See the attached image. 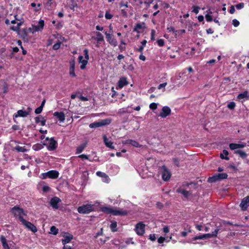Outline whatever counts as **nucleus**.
<instances>
[{"label": "nucleus", "mask_w": 249, "mask_h": 249, "mask_svg": "<svg viewBox=\"0 0 249 249\" xmlns=\"http://www.w3.org/2000/svg\"><path fill=\"white\" fill-rule=\"evenodd\" d=\"M101 210L105 213L113 215H126L128 214V212L126 210H115L108 207H103L101 208Z\"/></svg>", "instance_id": "1"}, {"label": "nucleus", "mask_w": 249, "mask_h": 249, "mask_svg": "<svg viewBox=\"0 0 249 249\" xmlns=\"http://www.w3.org/2000/svg\"><path fill=\"white\" fill-rule=\"evenodd\" d=\"M112 120L110 118H107L101 120L98 122H95L89 125V127L91 128H95L103 126L109 124L111 123Z\"/></svg>", "instance_id": "2"}, {"label": "nucleus", "mask_w": 249, "mask_h": 249, "mask_svg": "<svg viewBox=\"0 0 249 249\" xmlns=\"http://www.w3.org/2000/svg\"><path fill=\"white\" fill-rule=\"evenodd\" d=\"M12 214L15 217H18L20 221V217H23L22 215L26 216L27 214L25 213L24 210L18 206H15L11 209L10 211Z\"/></svg>", "instance_id": "3"}, {"label": "nucleus", "mask_w": 249, "mask_h": 249, "mask_svg": "<svg viewBox=\"0 0 249 249\" xmlns=\"http://www.w3.org/2000/svg\"><path fill=\"white\" fill-rule=\"evenodd\" d=\"M44 26V21L40 19L38 21L37 25H32V27L28 28V31L34 34L36 32H41L43 30Z\"/></svg>", "instance_id": "4"}, {"label": "nucleus", "mask_w": 249, "mask_h": 249, "mask_svg": "<svg viewBox=\"0 0 249 249\" xmlns=\"http://www.w3.org/2000/svg\"><path fill=\"white\" fill-rule=\"evenodd\" d=\"M93 211V205L90 204L83 205L77 208L78 212L82 214H88Z\"/></svg>", "instance_id": "5"}, {"label": "nucleus", "mask_w": 249, "mask_h": 249, "mask_svg": "<svg viewBox=\"0 0 249 249\" xmlns=\"http://www.w3.org/2000/svg\"><path fill=\"white\" fill-rule=\"evenodd\" d=\"M227 178L228 174L227 173H218L211 177H209L208 179V181L210 183H213L218 180L226 179Z\"/></svg>", "instance_id": "6"}, {"label": "nucleus", "mask_w": 249, "mask_h": 249, "mask_svg": "<svg viewBox=\"0 0 249 249\" xmlns=\"http://www.w3.org/2000/svg\"><path fill=\"white\" fill-rule=\"evenodd\" d=\"M20 222L29 230L34 233L37 231L36 227L31 222L26 221L23 217H20Z\"/></svg>", "instance_id": "7"}, {"label": "nucleus", "mask_w": 249, "mask_h": 249, "mask_svg": "<svg viewBox=\"0 0 249 249\" xmlns=\"http://www.w3.org/2000/svg\"><path fill=\"white\" fill-rule=\"evenodd\" d=\"M106 38L107 41L113 47H115L117 46V41L115 38L112 34L107 33V31L105 32Z\"/></svg>", "instance_id": "8"}, {"label": "nucleus", "mask_w": 249, "mask_h": 249, "mask_svg": "<svg viewBox=\"0 0 249 249\" xmlns=\"http://www.w3.org/2000/svg\"><path fill=\"white\" fill-rule=\"evenodd\" d=\"M135 230L138 235L142 236L145 232V225L142 222H139L136 225Z\"/></svg>", "instance_id": "9"}, {"label": "nucleus", "mask_w": 249, "mask_h": 249, "mask_svg": "<svg viewBox=\"0 0 249 249\" xmlns=\"http://www.w3.org/2000/svg\"><path fill=\"white\" fill-rule=\"evenodd\" d=\"M46 141H49L48 149L50 151H53L56 149L57 147V142L54 140V138H51L49 139L48 137H47L45 139Z\"/></svg>", "instance_id": "10"}, {"label": "nucleus", "mask_w": 249, "mask_h": 249, "mask_svg": "<svg viewBox=\"0 0 249 249\" xmlns=\"http://www.w3.org/2000/svg\"><path fill=\"white\" fill-rule=\"evenodd\" d=\"M161 170L162 171V178L164 181H168L169 180L171 177V174L170 172L168 170L167 167L165 165H163L161 167Z\"/></svg>", "instance_id": "11"}, {"label": "nucleus", "mask_w": 249, "mask_h": 249, "mask_svg": "<svg viewBox=\"0 0 249 249\" xmlns=\"http://www.w3.org/2000/svg\"><path fill=\"white\" fill-rule=\"evenodd\" d=\"M171 113V110L170 108L169 107L164 106L162 108L161 112L159 116L161 117L162 118H165L170 115Z\"/></svg>", "instance_id": "12"}, {"label": "nucleus", "mask_w": 249, "mask_h": 249, "mask_svg": "<svg viewBox=\"0 0 249 249\" xmlns=\"http://www.w3.org/2000/svg\"><path fill=\"white\" fill-rule=\"evenodd\" d=\"M69 74L71 77H75L76 76V75L75 73V60L74 59H71L69 61Z\"/></svg>", "instance_id": "13"}, {"label": "nucleus", "mask_w": 249, "mask_h": 249, "mask_svg": "<svg viewBox=\"0 0 249 249\" xmlns=\"http://www.w3.org/2000/svg\"><path fill=\"white\" fill-rule=\"evenodd\" d=\"M61 201L60 198L57 196L52 198L50 201V205L54 209H58L59 208L58 203Z\"/></svg>", "instance_id": "14"}, {"label": "nucleus", "mask_w": 249, "mask_h": 249, "mask_svg": "<svg viewBox=\"0 0 249 249\" xmlns=\"http://www.w3.org/2000/svg\"><path fill=\"white\" fill-rule=\"evenodd\" d=\"M249 206V196L244 197L241 201L240 204V207L242 210L244 211L246 210Z\"/></svg>", "instance_id": "15"}, {"label": "nucleus", "mask_w": 249, "mask_h": 249, "mask_svg": "<svg viewBox=\"0 0 249 249\" xmlns=\"http://www.w3.org/2000/svg\"><path fill=\"white\" fill-rule=\"evenodd\" d=\"M27 31L28 29L26 28H23L18 31V35L24 41L28 40Z\"/></svg>", "instance_id": "16"}, {"label": "nucleus", "mask_w": 249, "mask_h": 249, "mask_svg": "<svg viewBox=\"0 0 249 249\" xmlns=\"http://www.w3.org/2000/svg\"><path fill=\"white\" fill-rule=\"evenodd\" d=\"M53 115L55 116L60 122H63L65 120V115L63 112H54Z\"/></svg>", "instance_id": "17"}, {"label": "nucleus", "mask_w": 249, "mask_h": 249, "mask_svg": "<svg viewBox=\"0 0 249 249\" xmlns=\"http://www.w3.org/2000/svg\"><path fill=\"white\" fill-rule=\"evenodd\" d=\"M103 139L104 142L107 147H109L112 149H113L114 148L113 142L111 141H109L108 139L107 138L106 135H103Z\"/></svg>", "instance_id": "18"}, {"label": "nucleus", "mask_w": 249, "mask_h": 249, "mask_svg": "<svg viewBox=\"0 0 249 249\" xmlns=\"http://www.w3.org/2000/svg\"><path fill=\"white\" fill-rule=\"evenodd\" d=\"M48 178L52 179H56L59 176V172L56 170H50L48 171L47 174Z\"/></svg>", "instance_id": "19"}, {"label": "nucleus", "mask_w": 249, "mask_h": 249, "mask_svg": "<svg viewBox=\"0 0 249 249\" xmlns=\"http://www.w3.org/2000/svg\"><path fill=\"white\" fill-rule=\"evenodd\" d=\"M176 192L182 195L186 198H187L191 194L190 191H186L181 187L178 188Z\"/></svg>", "instance_id": "20"}, {"label": "nucleus", "mask_w": 249, "mask_h": 249, "mask_svg": "<svg viewBox=\"0 0 249 249\" xmlns=\"http://www.w3.org/2000/svg\"><path fill=\"white\" fill-rule=\"evenodd\" d=\"M128 84V82L127 81L126 78L124 77H122L120 78V80L118 81V86L119 88L121 89L127 85Z\"/></svg>", "instance_id": "21"}, {"label": "nucleus", "mask_w": 249, "mask_h": 249, "mask_svg": "<svg viewBox=\"0 0 249 249\" xmlns=\"http://www.w3.org/2000/svg\"><path fill=\"white\" fill-rule=\"evenodd\" d=\"M35 120L36 124L40 123L41 126H44L46 124V120L41 115L36 117Z\"/></svg>", "instance_id": "22"}, {"label": "nucleus", "mask_w": 249, "mask_h": 249, "mask_svg": "<svg viewBox=\"0 0 249 249\" xmlns=\"http://www.w3.org/2000/svg\"><path fill=\"white\" fill-rule=\"evenodd\" d=\"M78 60H79V62L80 63H81V65L80 66V69L81 70H84L86 68V67L88 63V60L84 59L83 56L82 55L79 56Z\"/></svg>", "instance_id": "23"}, {"label": "nucleus", "mask_w": 249, "mask_h": 249, "mask_svg": "<svg viewBox=\"0 0 249 249\" xmlns=\"http://www.w3.org/2000/svg\"><path fill=\"white\" fill-rule=\"evenodd\" d=\"M63 237L64 238L61 239V242L63 245H66L67 243H70L73 239V235L71 234L63 236Z\"/></svg>", "instance_id": "24"}, {"label": "nucleus", "mask_w": 249, "mask_h": 249, "mask_svg": "<svg viewBox=\"0 0 249 249\" xmlns=\"http://www.w3.org/2000/svg\"><path fill=\"white\" fill-rule=\"evenodd\" d=\"M218 231L219 229H216L211 233H206L203 234V236L204 237V239H208L213 237H215L217 236Z\"/></svg>", "instance_id": "25"}, {"label": "nucleus", "mask_w": 249, "mask_h": 249, "mask_svg": "<svg viewBox=\"0 0 249 249\" xmlns=\"http://www.w3.org/2000/svg\"><path fill=\"white\" fill-rule=\"evenodd\" d=\"M124 143L125 144H130L135 147H141V145H140L138 142L135 140H133L131 139H128L125 141Z\"/></svg>", "instance_id": "26"}, {"label": "nucleus", "mask_w": 249, "mask_h": 249, "mask_svg": "<svg viewBox=\"0 0 249 249\" xmlns=\"http://www.w3.org/2000/svg\"><path fill=\"white\" fill-rule=\"evenodd\" d=\"M28 112L26 111L23 110H19L17 112V114L14 115L15 118H17L18 117H26L28 115Z\"/></svg>", "instance_id": "27"}, {"label": "nucleus", "mask_w": 249, "mask_h": 249, "mask_svg": "<svg viewBox=\"0 0 249 249\" xmlns=\"http://www.w3.org/2000/svg\"><path fill=\"white\" fill-rule=\"evenodd\" d=\"M234 154H238L242 159H244L247 157L246 153L241 150H236L234 151Z\"/></svg>", "instance_id": "28"}, {"label": "nucleus", "mask_w": 249, "mask_h": 249, "mask_svg": "<svg viewBox=\"0 0 249 249\" xmlns=\"http://www.w3.org/2000/svg\"><path fill=\"white\" fill-rule=\"evenodd\" d=\"M95 35L96 37L95 38V39L97 40V42H100L104 41V36L100 32H95Z\"/></svg>", "instance_id": "29"}, {"label": "nucleus", "mask_w": 249, "mask_h": 249, "mask_svg": "<svg viewBox=\"0 0 249 249\" xmlns=\"http://www.w3.org/2000/svg\"><path fill=\"white\" fill-rule=\"evenodd\" d=\"M249 98V93L247 90L244 91L243 93H239L237 96V98L238 99H248Z\"/></svg>", "instance_id": "30"}, {"label": "nucleus", "mask_w": 249, "mask_h": 249, "mask_svg": "<svg viewBox=\"0 0 249 249\" xmlns=\"http://www.w3.org/2000/svg\"><path fill=\"white\" fill-rule=\"evenodd\" d=\"M111 224L110 225V229L111 230V231H112V232H116L117 231V222L115 221H111Z\"/></svg>", "instance_id": "31"}, {"label": "nucleus", "mask_w": 249, "mask_h": 249, "mask_svg": "<svg viewBox=\"0 0 249 249\" xmlns=\"http://www.w3.org/2000/svg\"><path fill=\"white\" fill-rule=\"evenodd\" d=\"M86 143H83L82 144H81L80 146H78L77 148H76V154H80L81 153H82L84 149L86 148Z\"/></svg>", "instance_id": "32"}, {"label": "nucleus", "mask_w": 249, "mask_h": 249, "mask_svg": "<svg viewBox=\"0 0 249 249\" xmlns=\"http://www.w3.org/2000/svg\"><path fill=\"white\" fill-rule=\"evenodd\" d=\"M229 154V152L226 150H223L222 151V153L220 154V158L222 159H224L226 160H229V158L228 157Z\"/></svg>", "instance_id": "33"}, {"label": "nucleus", "mask_w": 249, "mask_h": 249, "mask_svg": "<svg viewBox=\"0 0 249 249\" xmlns=\"http://www.w3.org/2000/svg\"><path fill=\"white\" fill-rule=\"evenodd\" d=\"M31 6L32 7L35 8L34 11L35 12H38V11H40V10L41 9V4L38 3V4H37V5H36L35 2H32L31 3Z\"/></svg>", "instance_id": "34"}, {"label": "nucleus", "mask_w": 249, "mask_h": 249, "mask_svg": "<svg viewBox=\"0 0 249 249\" xmlns=\"http://www.w3.org/2000/svg\"><path fill=\"white\" fill-rule=\"evenodd\" d=\"M15 149L18 152H25L27 151V149L25 146L21 147L17 145L15 147Z\"/></svg>", "instance_id": "35"}, {"label": "nucleus", "mask_w": 249, "mask_h": 249, "mask_svg": "<svg viewBox=\"0 0 249 249\" xmlns=\"http://www.w3.org/2000/svg\"><path fill=\"white\" fill-rule=\"evenodd\" d=\"M43 146L40 143H36L33 145L32 148L35 151H38L43 148Z\"/></svg>", "instance_id": "36"}, {"label": "nucleus", "mask_w": 249, "mask_h": 249, "mask_svg": "<svg viewBox=\"0 0 249 249\" xmlns=\"http://www.w3.org/2000/svg\"><path fill=\"white\" fill-rule=\"evenodd\" d=\"M51 233L53 234L56 235L58 233V229H57L54 226H53L50 228Z\"/></svg>", "instance_id": "37"}, {"label": "nucleus", "mask_w": 249, "mask_h": 249, "mask_svg": "<svg viewBox=\"0 0 249 249\" xmlns=\"http://www.w3.org/2000/svg\"><path fill=\"white\" fill-rule=\"evenodd\" d=\"M22 22H18L16 26H12L10 27V29L14 31H19L20 27L22 25Z\"/></svg>", "instance_id": "38"}, {"label": "nucleus", "mask_w": 249, "mask_h": 249, "mask_svg": "<svg viewBox=\"0 0 249 249\" xmlns=\"http://www.w3.org/2000/svg\"><path fill=\"white\" fill-rule=\"evenodd\" d=\"M142 25L141 23H137L133 28V32H136L137 33H140L139 30L142 29Z\"/></svg>", "instance_id": "39"}, {"label": "nucleus", "mask_w": 249, "mask_h": 249, "mask_svg": "<svg viewBox=\"0 0 249 249\" xmlns=\"http://www.w3.org/2000/svg\"><path fill=\"white\" fill-rule=\"evenodd\" d=\"M90 156L89 155H85V154H81L78 156V158L82 159H85L89 160V161H92V160H90L89 159Z\"/></svg>", "instance_id": "40"}, {"label": "nucleus", "mask_w": 249, "mask_h": 249, "mask_svg": "<svg viewBox=\"0 0 249 249\" xmlns=\"http://www.w3.org/2000/svg\"><path fill=\"white\" fill-rule=\"evenodd\" d=\"M211 14H212V12L210 11L209 14L205 15V19L207 22H211L213 20L212 16L211 15Z\"/></svg>", "instance_id": "41"}, {"label": "nucleus", "mask_w": 249, "mask_h": 249, "mask_svg": "<svg viewBox=\"0 0 249 249\" xmlns=\"http://www.w3.org/2000/svg\"><path fill=\"white\" fill-rule=\"evenodd\" d=\"M128 107H129V106H128V107H127L126 108H122L120 109V111H119L120 113H121L122 114H124V113L132 112V111L128 110Z\"/></svg>", "instance_id": "42"}, {"label": "nucleus", "mask_w": 249, "mask_h": 249, "mask_svg": "<svg viewBox=\"0 0 249 249\" xmlns=\"http://www.w3.org/2000/svg\"><path fill=\"white\" fill-rule=\"evenodd\" d=\"M61 44V42H60L59 41H58L57 43H55L53 45V50H57L59 49L60 47Z\"/></svg>", "instance_id": "43"}, {"label": "nucleus", "mask_w": 249, "mask_h": 249, "mask_svg": "<svg viewBox=\"0 0 249 249\" xmlns=\"http://www.w3.org/2000/svg\"><path fill=\"white\" fill-rule=\"evenodd\" d=\"M227 107L230 109H233L235 107V103L234 102H231L228 104Z\"/></svg>", "instance_id": "44"}, {"label": "nucleus", "mask_w": 249, "mask_h": 249, "mask_svg": "<svg viewBox=\"0 0 249 249\" xmlns=\"http://www.w3.org/2000/svg\"><path fill=\"white\" fill-rule=\"evenodd\" d=\"M229 147L231 150H235L238 149L237 143H231L229 145Z\"/></svg>", "instance_id": "45"}, {"label": "nucleus", "mask_w": 249, "mask_h": 249, "mask_svg": "<svg viewBox=\"0 0 249 249\" xmlns=\"http://www.w3.org/2000/svg\"><path fill=\"white\" fill-rule=\"evenodd\" d=\"M113 15L111 14L108 11H106L105 13V18L107 19H110L112 18Z\"/></svg>", "instance_id": "46"}, {"label": "nucleus", "mask_w": 249, "mask_h": 249, "mask_svg": "<svg viewBox=\"0 0 249 249\" xmlns=\"http://www.w3.org/2000/svg\"><path fill=\"white\" fill-rule=\"evenodd\" d=\"M157 43L160 47H162L164 45V40L163 39H158Z\"/></svg>", "instance_id": "47"}, {"label": "nucleus", "mask_w": 249, "mask_h": 249, "mask_svg": "<svg viewBox=\"0 0 249 249\" xmlns=\"http://www.w3.org/2000/svg\"><path fill=\"white\" fill-rule=\"evenodd\" d=\"M84 55H85V60H88L89 59V50L87 49H85L84 50Z\"/></svg>", "instance_id": "48"}, {"label": "nucleus", "mask_w": 249, "mask_h": 249, "mask_svg": "<svg viewBox=\"0 0 249 249\" xmlns=\"http://www.w3.org/2000/svg\"><path fill=\"white\" fill-rule=\"evenodd\" d=\"M192 12L195 13L196 14H197L199 13V7L197 6H193L192 7Z\"/></svg>", "instance_id": "49"}, {"label": "nucleus", "mask_w": 249, "mask_h": 249, "mask_svg": "<svg viewBox=\"0 0 249 249\" xmlns=\"http://www.w3.org/2000/svg\"><path fill=\"white\" fill-rule=\"evenodd\" d=\"M149 107L152 110H155L157 108V104L155 103H152L150 104Z\"/></svg>", "instance_id": "50"}, {"label": "nucleus", "mask_w": 249, "mask_h": 249, "mask_svg": "<svg viewBox=\"0 0 249 249\" xmlns=\"http://www.w3.org/2000/svg\"><path fill=\"white\" fill-rule=\"evenodd\" d=\"M172 160L175 165H176L178 167L179 166V161L178 158H173Z\"/></svg>", "instance_id": "51"}, {"label": "nucleus", "mask_w": 249, "mask_h": 249, "mask_svg": "<svg viewBox=\"0 0 249 249\" xmlns=\"http://www.w3.org/2000/svg\"><path fill=\"white\" fill-rule=\"evenodd\" d=\"M43 110L42 107H39L35 109V113L36 114H40Z\"/></svg>", "instance_id": "52"}, {"label": "nucleus", "mask_w": 249, "mask_h": 249, "mask_svg": "<svg viewBox=\"0 0 249 249\" xmlns=\"http://www.w3.org/2000/svg\"><path fill=\"white\" fill-rule=\"evenodd\" d=\"M235 6L237 9H241L244 7V3L241 2L235 5Z\"/></svg>", "instance_id": "53"}, {"label": "nucleus", "mask_w": 249, "mask_h": 249, "mask_svg": "<svg viewBox=\"0 0 249 249\" xmlns=\"http://www.w3.org/2000/svg\"><path fill=\"white\" fill-rule=\"evenodd\" d=\"M232 23L234 27H237L239 26L240 23L238 20L236 19H234L232 21Z\"/></svg>", "instance_id": "54"}, {"label": "nucleus", "mask_w": 249, "mask_h": 249, "mask_svg": "<svg viewBox=\"0 0 249 249\" xmlns=\"http://www.w3.org/2000/svg\"><path fill=\"white\" fill-rule=\"evenodd\" d=\"M51 190V188L49 186L45 185L42 187V191L44 192H48Z\"/></svg>", "instance_id": "55"}, {"label": "nucleus", "mask_w": 249, "mask_h": 249, "mask_svg": "<svg viewBox=\"0 0 249 249\" xmlns=\"http://www.w3.org/2000/svg\"><path fill=\"white\" fill-rule=\"evenodd\" d=\"M155 33H156V32L154 29H152L151 30V40H154L155 39Z\"/></svg>", "instance_id": "56"}, {"label": "nucleus", "mask_w": 249, "mask_h": 249, "mask_svg": "<svg viewBox=\"0 0 249 249\" xmlns=\"http://www.w3.org/2000/svg\"><path fill=\"white\" fill-rule=\"evenodd\" d=\"M78 98L82 101H87L89 100L87 97L83 96V95H80Z\"/></svg>", "instance_id": "57"}, {"label": "nucleus", "mask_w": 249, "mask_h": 249, "mask_svg": "<svg viewBox=\"0 0 249 249\" xmlns=\"http://www.w3.org/2000/svg\"><path fill=\"white\" fill-rule=\"evenodd\" d=\"M165 239L164 237L160 236V237H159L158 239V243H159L160 244L163 243L164 242V241H165Z\"/></svg>", "instance_id": "58"}, {"label": "nucleus", "mask_w": 249, "mask_h": 249, "mask_svg": "<svg viewBox=\"0 0 249 249\" xmlns=\"http://www.w3.org/2000/svg\"><path fill=\"white\" fill-rule=\"evenodd\" d=\"M167 30L169 31V32H172L174 33H176L177 32V31L175 30L174 27L171 26L170 27H168Z\"/></svg>", "instance_id": "59"}, {"label": "nucleus", "mask_w": 249, "mask_h": 249, "mask_svg": "<svg viewBox=\"0 0 249 249\" xmlns=\"http://www.w3.org/2000/svg\"><path fill=\"white\" fill-rule=\"evenodd\" d=\"M0 239L2 244L7 242L6 238L3 235L0 236Z\"/></svg>", "instance_id": "60"}, {"label": "nucleus", "mask_w": 249, "mask_h": 249, "mask_svg": "<svg viewBox=\"0 0 249 249\" xmlns=\"http://www.w3.org/2000/svg\"><path fill=\"white\" fill-rule=\"evenodd\" d=\"M8 85L6 83H5L3 85V92L7 93L8 92Z\"/></svg>", "instance_id": "61"}, {"label": "nucleus", "mask_w": 249, "mask_h": 249, "mask_svg": "<svg viewBox=\"0 0 249 249\" xmlns=\"http://www.w3.org/2000/svg\"><path fill=\"white\" fill-rule=\"evenodd\" d=\"M144 47L143 46H140L139 48H137L136 49V50L141 53H143V51Z\"/></svg>", "instance_id": "62"}, {"label": "nucleus", "mask_w": 249, "mask_h": 249, "mask_svg": "<svg viewBox=\"0 0 249 249\" xmlns=\"http://www.w3.org/2000/svg\"><path fill=\"white\" fill-rule=\"evenodd\" d=\"M2 245L4 249H10V248L7 242L2 244Z\"/></svg>", "instance_id": "63"}, {"label": "nucleus", "mask_w": 249, "mask_h": 249, "mask_svg": "<svg viewBox=\"0 0 249 249\" xmlns=\"http://www.w3.org/2000/svg\"><path fill=\"white\" fill-rule=\"evenodd\" d=\"M235 12V8H234V6L233 5H231V7H230V11H229V12L232 14L234 13Z\"/></svg>", "instance_id": "64"}]
</instances>
